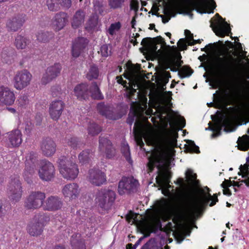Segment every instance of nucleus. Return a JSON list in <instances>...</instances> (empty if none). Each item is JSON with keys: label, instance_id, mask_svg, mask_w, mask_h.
<instances>
[{"label": "nucleus", "instance_id": "obj_50", "mask_svg": "<svg viewBox=\"0 0 249 249\" xmlns=\"http://www.w3.org/2000/svg\"><path fill=\"white\" fill-rule=\"evenodd\" d=\"M186 149L191 153H200L199 147L196 145L194 142L189 140L188 144L186 145Z\"/></svg>", "mask_w": 249, "mask_h": 249}, {"label": "nucleus", "instance_id": "obj_14", "mask_svg": "<svg viewBox=\"0 0 249 249\" xmlns=\"http://www.w3.org/2000/svg\"><path fill=\"white\" fill-rule=\"evenodd\" d=\"M97 109L101 115L109 120H117L122 116L116 109L104 102L98 104Z\"/></svg>", "mask_w": 249, "mask_h": 249}, {"label": "nucleus", "instance_id": "obj_34", "mask_svg": "<svg viewBox=\"0 0 249 249\" xmlns=\"http://www.w3.org/2000/svg\"><path fill=\"white\" fill-rule=\"evenodd\" d=\"M85 13L82 10H79L73 15L71 21L72 28L76 29L80 27L84 22Z\"/></svg>", "mask_w": 249, "mask_h": 249}, {"label": "nucleus", "instance_id": "obj_51", "mask_svg": "<svg viewBox=\"0 0 249 249\" xmlns=\"http://www.w3.org/2000/svg\"><path fill=\"white\" fill-rule=\"evenodd\" d=\"M18 105L22 108H25L29 104V99L27 95H21L17 101Z\"/></svg>", "mask_w": 249, "mask_h": 249}, {"label": "nucleus", "instance_id": "obj_19", "mask_svg": "<svg viewBox=\"0 0 249 249\" xmlns=\"http://www.w3.org/2000/svg\"><path fill=\"white\" fill-rule=\"evenodd\" d=\"M40 147L42 154L48 157L52 156L55 153L56 145L52 138L46 137L42 140Z\"/></svg>", "mask_w": 249, "mask_h": 249}, {"label": "nucleus", "instance_id": "obj_5", "mask_svg": "<svg viewBox=\"0 0 249 249\" xmlns=\"http://www.w3.org/2000/svg\"><path fill=\"white\" fill-rule=\"evenodd\" d=\"M212 201L210 204V206H213L218 201L216 194L212 196L210 193L206 195L203 191L197 195L195 198L193 203L191 205H187L185 208L186 212L189 214H192L195 212L201 211L204 206L208 204L209 202Z\"/></svg>", "mask_w": 249, "mask_h": 249}, {"label": "nucleus", "instance_id": "obj_1", "mask_svg": "<svg viewBox=\"0 0 249 249\" xmlns=\"http://www.w3.org/2000/svg\"><path fill=\"white\" fill-rule=\"evenodd\" d=\"M140 48L147 60H158V62H183L182 56L176 46L166 45L164 39L159 36L155 37H145Z\"/></svg>", "mask_w": 249, "mask_h": 249}, {"label": "nucleus", "instance_id": "obj_6", "mask_svg": "<svg viewBox=\"0 0 249 249\" xmlns=\"http://www.w3.org/2000/svg\"><path fill=\"white\" fill-rule=\"evenodd\" d=\"M116 198L115 193L110 190H101L96 194L95 203L103 210H109Z\"/></svg>", "mask_w": 249, "mask_h": 249}, {"label": "nucleus", "instance_id": "obj_25", "mask_svg": "<svg viewBox=\"0 0 249 249\" xmlns=\"http://www.w3.org/2000/svg\"><path fill=\"white\" fill-rule=\"evenodd\" d=\"M62 192L65 197L72 200L78 197L80 189L77 184L71 183L65 185L63 187Z\"/></svg>", "mask_w": 249, "mask_h": 249}, {"label": "nucleus", "instance_id": "obj_58", "mask_svg": "<svg viewBox=\"0 0 249 249\" xmlns=\"http://www.w3.org/2000/svg\"><path fill=\"white\" fill-rule=\"evenodd\" d=\"M59 5L65 8L68 9L71 5V0H58Z\"/></svg>", "mask_w": 249, "mask_h": 249}, {"label": "nucleus", "instance_id": "obj_7", "mask_svg": "<svg viewBox=\"0 0 249 249\" xmlns=\"http://www.w3.org/2000/svg\"><path fill=\"white\" fill-rule=\"evenodd\" d=\"M50 216L46 214H36L32 222L27 227V231L33 236L41 235L43 231V228L46 223L49 221Z\"/></svg>", "mask_w": 249, "mask_h": 249}, {"label": "nucleus", "instance_id": "obj_23", "mask_svg": "<svg viewBox=\"0 0 249 249\" xmlns=\"http://www.w3.org/2000/svg\"><path fill=\"white\" fill-rule=\"evenodd\" d=\"M88 40L83 37H78L72 42L71 53L73 57L77 58L86 48Z\"/></svg>", "mask_w": 249, "mask_h": 249}, {"label": "nucleus", "instance_id": "obj_33", "mask_svg": "<svg viewBox=\"0 0 249 249\" xmlns=\"http://www.w3.org/2000/svg\"><path fill=\"white\" fill-rule=\"evenodd\" d=\"M94 152L91 149H87L83 150L78 156L79 163L82 164L89 163L93 158Z\"/></svg>", "mask_w": 249, "mask_h": 249}, {"label": "nucleus", "instance_id": "obj_8", "mask_svg": "<svg viewBox=\"0 0 249 249\" xmlns=\"http://www.w3.org/2000/svg\"><path fill=\"white\" fill-rule=\"evenodd\" d=\"M215 16L216 19L214 21H213L212 19L210 20V27L213 29L216 35L223 37L226 35L229 36V33L231 34L229 24L227 23L225 19L223 18L218 13H216Z\"/></svg>", "mask_w": 249, "mask_h": 249}, {"label": "nucleus", "instance_id": "obj_55", "mask_svg": "<svg viewBox=\"0 0 249 249\" xmlns=\"http://www.w3.org/2000/svg\"><path fill=\"white\" fill-rule=\"evenodd\" d=\"M177 44L179 50H178V49H177L179 52L187 49V44L185 38L180 39L178 42ZM176 48H178L177 47ZM179 53H180V52Z\"/></svg>", "mask_w": 249, "mask_h": 249}, {"label": "nucleus", "instance_id": "obj_37", "mask_svg": "<svg viewBox=\"0 0 249 249\" xmlns=\"http://www.w3.org/2000/svg\"><path fill=\"white\" fill-rule=\"evenodd\" d=\"M89 92L91 97L94 99L102 100L104 98V96L102 94L96 82H94L92 83L89 89Z\"/></svg>", "mask_w": 249, "mask_h": 249}, {"label": "nucleus", "instance_id": "obj_32", "mask_svg": "<svg viewBox=\"0 0 249 249\" xmlns=\"http://www.w3.org/2000/svg\"><path fill=\"white\" fill-rule=\"evenodd\" d=\"M227 124L226 120H223L222 119H221L218 121H217L213 126H209L207 128H206V130H210L215 133H213L212 134V138H215L218 136H219L221 134V130L223 127L225 126Z\"/></svg>", "mask_w": 249, "mask_h": 249}, {"label": "nucleus", "instance_id": "obj_49", "mask_svg": "<svg viewBox=\"0 0 249 249\" xmlns=\"http://www.w3.org/2000/svg\"><path fill=\"white\" fill-rule=\"evenodd\" d=\"M122 27V24L120 21L116 22L110 24L107 30V33L110 36H113L116 34V32L119 31Z\"/></svg>", "mask_w": 249, "mask_h": 249}, {"label": "nucleus", "instance_id": "obj_27", "mask_svg": "<svg viewBox=\"0 0 249 249\" xmlns=\"http://www.w3.org/2000/svg\"><path fill=\"white\" fill-rule=\"evenodd\" d=\"M25 21L24 17L21 15H18L8 20L6 27L8 31L16 32L23 25Z\"/></svg>", "mask_w": 249, "mask_h": 249}, {"label": "nucleus", "instance_id": "obj_43", "mask_svg": "<svg viewBox=\"0 0 249 249\" xmlns=\"http://www.w3.org/2000/svg\"><path fill=\"white\" fill-rule=\"evenodd\" d=\"M88 133L91 136L98 135L102 131L101 127L95 123H90L88 128Z\"/></svg>", "mask_w": 249, "mask_h": 249}, {"label": "nucleus", "instance_id": "obj_57", "mask_svg": "<svg viewBox=\"0 0 249 249\" xmlns=\"http://www.w3.org/2000/svg\"><path fill=\"white\" fill-rule=\"evenodd\" d=\"M137 116V113L135 111L130 112L128 114V117L127 119L126 122L130 125H131L133 123Z\"/></svg>", "mask_w": 249, "mask_h": 249}, {"label": "nucleus", "instance_id": "obj_3", "mask_svg": "<svg viewBox=\"0 0 249 249\" xmlns=\"http://www.w3.org/2000/svg\"><path fill=\"white\" fill-rule=\"evenodd\" d=\"M221 44L220 56L222 58V61L216 62H249V56H247V52L243 50L242 44L236 41V44L229 41H218Z\"/></svg>", "mask_w": 249, "mask_h": 249}, {"label": "nucleus", "instance_id": "obj_61", "mask_svg": "<svg viewBox=\"0 0 249 249\" xmlns=\"http://www.w3.org/2000/svg\"><path fill=\"white\" fill-rule=\"evenodd\" d=\"M154 14L156 15L158 17L161 18L162 21L164 24L167 23L169 21V20L170 19V17H165L163 15H160L159 13H155Z\"/></svg>", "mask_w": 249, "mask_h": 249}, {"label": "nucleus", "instance_id": "obj_29", "mask_svg": "<svg viewBox=\"0 0 249 249\" xmlns=\"http://www.w3.org/2000/svg\"><path fill=\"white\" fill-rule=\"evenodd\" d=\"M72 249H86L84 240L79 233H73L70 238Z\"/></svg>", "mask_w": 249, "mask_h": 249}, {"label": "nucleus", "instance_id": "obj_56", "mask_svg": "<svg viewBox=\"0 0 249 249\" xmlns=\"http://www.w3.org/2000/svg\"><path fill=\"white\" fill-rule=\"evenodd\" d=\"M240 170V172L238 173V175H241V172H243V175H242V178H245L246 177H248L249 175V171L248 168V165H247L246 164L243 166L242 165H241L239 168Z\"/></svg>", "mask_w": 249, "mask_h": 249}, {"label": "nucleus", "instance_id": "obj_2", "mask_svg": "<svg viewBox=\"0 0 249 249\" xmlns=\"http://www.w3.org/2000/svg\"><path fill=\"white\" fill-rule=\"evenodd\" d=\"M172 2L175 7L181 11L180 13L189 15L191 18L193 16L194 10L201 14H210L213 13L216 7L214 0H211V2L207 0H172Z\"/></svg>", "mask_w": 249, "mask_h": 249}, {"label": "nucleus", "instance_id": "obj_45", "mask_svg": "<svg viewBox=\"0 0 249 249\" xmlns=\"http://www.w3.org/2000/svg\"><path fill=\"white\" fill-rule=\"evenodd\" d=\"M108 4L111 9H122L124 6L125 0H108Z\"/></svg>", "mask_w": 249, "mask_h": 249}, {"label": "nucleus", "instance_id": "obj_16", "mask_svg": "<svg viewBox=\"0 0 249 249\" xmlns=\"http://www.w3.org/2000/svg\"><path fill=\"white\" fill-rule=\"evenodd\" d=\"M61 69L60 63H54L47 67L41 78V84L45 85L55 79L59 75Z\"/></svg>", "mask_w": 249, "mask_h": 249}, {"label": "nucleus", "instance_id": "obj_21", "mask_svg": "<svg viewBox=\"0 0 249 249\" xmlns=\"http://www.w3.org/2000/svg\"><path fill=\"white\" fill-rule=\"evenodd\" d=\"M65 107L64 103L61 100H55L50 105L49 113L52 119L56 121L60 118Z\"/></svg>", "mask_w": 249, "mask_h": 249}, {"label": "nucleus", "instance_id": "obj_35", "mask_svg": "<svg viewBox=\"0 0 249 249\" xmlns=\"http://www.w3.org/2000/svg\"><path fill=\"white\" fill-rule=\"evenodd\" d=\"M99 23V16L92 13L89 17L85 26V29L89 32H93L97 28Z\"/></svg>", "mask_w": 249, "mask_h": 249}, {"label": "nucleus", "instance_id": "obj_46", "mask_svg": "<svg viewBox=\"0 0 249 249\" xmlns=\"http://www.w3.org/2000/svg\"><path fill=\"white\" fill-rule=\"evenodd\" d=\"M99 76V70L95 65L93 64L90 66L89 72L87 74V78L91 80L93 79H97Z\"/></svg>", "mask_w": 249, "mask_h": 249}, {"label": "nucleus", "instance_id": "obj_41", "mask_svg": "<svg viewBox=\"0 0 249 249\" xmlns=\"http://www.w3.org/2000/svg\"><path fill=\"white\" fill-rule=\"evenodd\" d=\"M35 168L29 167L28 168L25 166V168L23 173V178L28 184L33 183L32 178L33 176L35 173Z\"/></svg>", "mask_w": 249, "mask_h": 249}, {"label": "nucleus", "instance_id": "obj_44", "mask_svg": "<svg viewBox=\"0 0 249 249\" xmlns=\"http://www.w3.org/2000/svg\"><path fill=\"white\" fill-rule=\"evenodd\" d=\"M163 163V161L162 157L160 156H156L150 161V168L152 170L153 168L156 167L159 170L161 169Z\"/></svg>", "mask_w": 249, "mask_h": 249}, {"label": "nucleus", "instance_id": "obj_48", "mask_svg": "<svg viewBox=\"0 0 249 249\" xmlns=\"http://www.w3.org/2000/svg\"><path fill=\"white\" fill-rule=\"evenodd\" d=\"M46 5L50 11L55 12L60 9L58 0H46Z\"/></svg>", "mask_w": 249, "mask_h": 249}, {"label": "nucleus", "instance_id": "obj_54", "mask_svg": "<svg viewBox=\"0 0 249 249\" xmlns=\"http://www.w3.org/2000/svg\"><path fill=\"white\" fill-rule=\"evenodd\" d=\"M149 228L151 232L156 233H157L159 230H160L161 229V222L159 221L157 223L153 224L150 225Z\"/></svg>", "mask_w": 249, "mask_h": 249}, {"label": "nucleus", "instance_id": "obj_24", "mask_svg": "<svg viewBox=\"0 0 249 249\" xmlns=\"http://www.w3.org/2000/svg\"><path fill=\"white\" fill-rule=\"evenodd\" d=\"M63 205L61 198L57 196H51L44 200L43 209L49 211H55L60 209Z\"/></svg>", "mask_w": 249, "mask_h": 249}, {"label": "nucleus", "instance_id": "obj_42", "mask_svg": "<svg viewBox=\"0 0 249 249\" xmlns=\"http://www.w3.org/2000/svg\"><path fill=\"white\" fill-rule=\"evenodd\" d=\"M65 140L68 145L73 149L79 148L82 144L79 139L75 137H68Z\"/></svg>", "mask_w": 249, "mask_h": 249}, {"label": "nucleus", "instance_id": "obj_11", "mask_svg": "<svg viewBox=\"0 0 249 249\" xmlns=\"http://www.w3.org/2000/svg\"><path fill=\"white\" fill-rule=\"evenodd\" d=\"M45 197V194L43 192L32 191L25 201V207L33 210L39 208L43 205Z\"/></svg>", "mask_w": 249, "mask_h": 249}, {"label": "nucleus", "instance_id": "obj_4", "mask_svg": "<svg viewBox=\"0 0 249 249\" xmlns=\"http://www.w3.org/2000/svg\"><path fill=\"white\" fill-rule=\"evenodd\" d=\"M57 163L59 172L63 177L67 180H73L77 177L79 169L74 159L61 156L58 159Z\"/></svg>", "mask_w": 249, "mask_h": 249}, {"label": "nucleus", "instance_id": "obj_31", "mask_svg": "<svg viewBox=\"0 0 249 249\" xmlns=\"http://www.w3.org/2000/svg\"><path fill=\"white\" fill-rule=\"evenodd\" d=\"M9 141L13 147L19 146L22 142V134L18 129L13 130L9 134Z\"/></svg>", "mask_w": 249, "mask_h": 249}, {"label": "nucleus", "instance_id": "obj_40", "mask_svg": "<svg viewBox=\"0 0 249 249\" xmlns=\"http://www.w3.org/2000/svg\"><path fill=\"white\" fill-rule=\"evenodd\" d=\"M53 37V34L48 32L40 31L36 35L37 40L44 43L48 42Z\"/></svg>", "mask_w": 249, "mask_h": 249}, {"label": "nucleus", "instance_id": "obj_15", "mask_svg": "<svg viewBox=\"0 0 249 249\" xmlns=\"http://www.w3.org/2000/svg\"><path fill=\"white\" fill-rule=\"evenodd\" d=\"M55 169L53 164L47 160H43L38 171L40 178L45 181H51L55 176Z\"/></svg>", "mask_w": 249, "mask_h": 249}, {"label": "nucleus", "instance_id": "obj_22", "mask_svg": "<svg viewBox=\"0 0 249 249\" xmlns=\"http://www.w3.org/2000/svg\"><path fill=\"white\" fill-rule=\"evenodd\" d=\"M89 180L92 184L99 186L106 182L104 173L98 169H90L89 171Z\"/></svg>", "mask_w": 249, "mask_h": 249}, {"label": "nucleus", "instance_id": "obj_53", "mask_svg": "<svg viewBox=\"0 0 249 249\" xmlns=\"http://www.w3.org/2000/svg\"><path fill=\"white\" fill-rule=\"evenodd\" d=\"M185 174L187 179L191 183H193L196 180L197 177L196 174L194 173L193 170L191 169H188Z\"/></svg>", "mask_w": 249, "mask_h": 249}, {"label": "nucleus", "instance_id": "obj_60", "mask_svg": "<svg viewBox=\"0 0 249 249\" xmlns=\"http://www.w3.org/2000/svg\"><path fill=\"white\" fill-rule=\"evenodd\" d=\"M52 94L53 97H57L62 94L61 88L59 87H53L52 89Z\"/></svg>", "mask_w": 249, "mask_h": 249}, {"label": "nucleus", "instance_id": "obj_30", "mask_svg": "<svg viewBox=\"0 0 249 249\" xmlns=\"http://www.w3.org/2000/svg\"><path fill=\"white\" fill-rule=\"evenodd\" d=\"M159 66L162 69H166L168 67H166L164 64H172V63H158ZM179 68L178 71V75L181 78L190 76L193 72V70L188 66H184L181 67L182 63H175Z\"/></svg>", "mask_w": 249, "mask_h": 249}, {"label": "nucleus", "instance_id": "obj_36", "mask_svg": "<svg viewBox=\"0 0 249 249\" xmlns=\"http://www.w3.org/2000/svg\"><path fill=\"white\" fill-rule=\"evenodd\" d=\"M25 164V166L28 168H36L38 164L37 153L34 152L29 153L26 157Z\"/></svg>", "mask_w": 249, "mask_h": 249}, {"label": "nucleus", "instance_id": "obj_63", "mask_svg": "<svg viewBox=\"0 0 249 249\" xmlns=\"http://www.w3.org/2000/svg\"><path fill=\"white\" fill-rule=\"evenodd\" d=\"M232 185V182L230 180L225 179L224 181L221 184V186L223 188H225L231 186Z\"/></svg>", "mask_w": 249, "mask_h": 249}, {"label": "nucleus", "instance_id": "obj_17", "mask_svg": "<svg viewBox=\"0 0 249 249\" xmlns=\"http://www.w3.org/2000/svg\"><path fill=\"white\" fill-rule=\"evenodd\" d=\"M99 150L105 154L107 159H112L116 155V149L111 141L107 137H99Z\"/></svg>", "mask_w": 249, "mask_h": 249}, {"label": "nucleus", "instance_id": "obj_38", "mask_svg": "<svg viewBox=\"0 0 249 249\" xmlns=\"http://www.w3.org/2000/svg\"><path fill=\"white\" fill-rule=\"evenodd\" d=\"M121 150L122 153L125 157L126 160H127L130 164H132L133 160L131 159L130 156L129 146L126 141H123L122 142Z\"/></svg>", "mask_w": 249, "mask_h": 249}, {"label": "nucleus", "instance_id": "obj_39", "mask_svg": "<svg viewBox=\"0 0 249 249\" xmlns=\"http://www.w3.org/2000/svg\"><path fill=\"white\" fill-rule=\"evenodd\" d=\"M30 40L26 37L18 35L15 38V45L18 49H23L29 44Z\"/></svg>", "mask_w": 249, "mask_h": 249}, {"label": "nucleus", "instance_id": "obj_12", "mask_svg": "<svg viewBox=\"0 0 249 249\" xmlns=\"http://www.w3.org/2000/svg\"><path fill=\"white\" fill-rule=\"evenodd\" d=\"M32 75L27 70H22L17 72L13 79V85L18 90H21L30 85Z\"/></svg>", "mask_w": 249, "mask_h": 249}, {"label": "nucleus", "instance_id": "obj_13", "mask_svg": "<svg viewBox=\"0 0 249 249\" xmlns=\"http://www.w3.org/2000/svg\"><path fill=\"white\" fill-rule=\"evenodd\" d=\"M138 184V181L133 177H124L119 182L118 193L123 195L125 193L134 192L136 191Z\"/></svg>", "mask_w": 249, "mask_h": 249}, {"label": "nucleus", "instance_id": "obj_59", "mask_svg": "<svg viewBox=\"0 0 249 249\" xmlns=\"http://www.w3.org/2000/svg\"><path fill=\"white\" fill-rule=\"evenodd\" d=\"M155 240L154 238L150 239L141 249H152V245L154 244Z\"/></svg>", "mask_w": 249, "mask_h": 249}, {"label": "nucleus", "instance_id": "obj_28", "mask_svg": "<svg viewBox=\"0 0 249 249\" xmlns=\"http://www.w3.org/2000/svg\"><path fill=\"white\" fill-rule=\"evenodd\" d=\"M74 92L78 99L86 100L88 98L89 95L88 85L84 83L77 85L74 88Z\"/></svg>", "mask_w": 249, "mask_h": 249}, {"label": "nucleus", "instance_id": "obj_9", "mask_svg": "<svg viewBox=\"0 0 249 249\" xmlns=\"http://www.w3.org/2000/svg\"><path fill=\"white\" fill-rule=\"evenodd\" d=\"M7 193L11 200L16 202L20 200L22 196V188L19 176H11L7 189Z\"/></svg>", "mask_w": 249, "mask_h": 249}, {"label": "nucleus", "instance_id": "obj_20", "mask_svg": "<svg viewBox=\"0 0 249 249\" xmlns=\"http://www.w3.org/2000/svg\"><path fill=\"white\" fill-rule=\"evenodd\" d=\"M16 99L13 91L9 88L0 86V105L10 106L14 104Z\"/></svg>", "mask_w": 249, "mask_h": 249}, {"label": "nucleus", "instance_id": "obj_18", "mask_svg": "<svg viewBox=\"0 0 249 249\" xmlns=\"http://www.w3.org/2000/svg\"><path fill=\"white\" fill-rule=\"evenodd\" d=\"M223 63H201L199 67H203L206 71L203 77L206 78V82H208V75L211 76L216 77L219 79H221V71L222 67L220 64Z\"/></svg>", "mask_w": 249, "mask_h": 249}, {"label": "nucleus", "instance_id": "obj_62", "mask_svg": "<svg viewBox=\"0 0 249 249\" xmlns=\"http://www.w3.org/2000/svg\"><path fill=\"white\" fill-rule=\"evenodd\" d=\"M125 66L127 68H136V69H140V65L138 63H136L135 65L134 63H125Z\"/></svg>", "mask_w": 249, "mask_h": 249}, {"label": "nucleus", "instance_id": "obj_52", "mask_svg": "<svg viewBox=\"0 0 249 249\" xmlns=\"http://www.w3.org/2000/svg\"><path fill=\"white\" fill-rule=\"evenodd\" d=\"M101 54L103 57H107L111 53L110 47L107 44L102 45L100 48Z\"/></svg>", "mask_w": 249, "mask_h": 249}, {"label": "nucleus", "instance_id": "obj_26", "mask_svg": "<svg viewBox=\"0 0 249 249\" xmlns=\"http://www.w3.org/2000/svg\"><path fill=\"white\" fill-rule=\"evenodd\" d=\"M68 15L65 12H60L56 13L53 19V25L56 31L61 30L65 26Z\"/></svg>", "mask_w": 249, "mask_h": 249}, {"label": "nucleus", "instance_id": "obj_47", "mask_svg": "<svg viewBox=\"0 0 249 249\" xmlns=\"http://www.w3.org/2000/svg\"><path fill=\"white\" fill-rule=\"evenodd\" d=\"M93 11L94 13H98L102 15L105 11V5L103 1L99 0H96L93 2Z\"/></svg>", "mask_w": 249, "mask_h": 249}, {"label": "nucleus", "instance_id": "obj_10", "mask_svg": "<svg viewBox=\"0 0 249 249\" xmlns=\"http://www.w3.org/2000/svg\"><path fill=\"white\" fill-rule=\"evenodd\" d=\"M221 44L218 43V41L214 43H210L207 45L204 48L201 49V51L205 52L209 55L211 56L212 61H202L201 59V57H204L205 59L208 57V55L203 54L202 56L199 57L201 62H217L222 61V58L220 56L221 53Z\"/></svg>", "mask_w": 249, "mask_h": 249}, {"label": "nucleus", "instance_id": "obj_64", "mask_svg": "<svg viewBox=\"0 0 249 249\" xmlns=\"http://www.w3.org/2000/svg\"><path fill=\"white\" fill-rule=\"evenodd\" d=\"M143 240V238H140L137 241V242L135 243V244L133 245V246H132V244H128L127 245L128 246H130L131 247V249H136V248L138 246V245L141 243L142 241Z\"/></svg>", "mask_w": 249, "mask_h": 249}]
</instances>
